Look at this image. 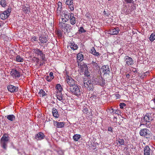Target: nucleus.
I'll return each mask as SVG.
<instances>
[{
  "instance_id": "nucleus-1",
  "label": "nucleus",
  "mask_w": 155,
  "mask_h": 155,
  "mask_svg": "<svg viewBox=\"0 0 155 155\" xmlns=\"http://www.w3.org/2000/svg\"><path fill=\"white\" fill-rule=\"evenodd\" d=\"M153 120L152 117V114L150 113L147 114L145 116L142 118L140 125H146L147 127L150 128L151 126L150 122Z\"/></svg>"
},
{
  "instance_id": "nucleus-2",
  "label": "nucleus",
  "mask_w": 155,
  "mask_h": 155,
  "mask_svg": "<svg viewBox=\"0 0 155 155\" xmlns=\"http://www.w3.org/2000/svg\"><path fill=\"white\" fill-rule=\"evenodd\" d=\"M9 140L8 135L6 134H4L0 140L1 145L4 149H6Z\"/></svg>"
},
{
  "instance_id": "nucleus-3",
  "label": "nucleus",
  "mask_w": 155,
  "mask_h": 155,
  "mask_svg": "<svg viewBox=\"0 0 155 155\" xmlns=\"http://www.w3.org/2000/svg\"><path fill=\"white\" fill-rule=\"evenodd\" d=\"M55 94L57 99L59 101H62L63 100V95L61 91L63 88L60 84H57L56 86Z\"/></svg>"
},
{
  "instance_id": "nucleus-4",
  "label": "nucleus",
  "mask_w": 155,
  "mask_h": 155,
  "mask_svg": "<svg viewBox=\"0 0 155 155\" xmlns=\"http://www.w3.org/2000/svg\"><path fill=\"white\" fill-rule=\"evenodd\" d=\"M59 25L60 28L65 33L66 32H71L72 29V27L69 24L61 22L59 23Z\"/></svg>"
},
{
  "instance_id": "nucleus-5",
  "label": "nucleus",
  "mask_w": 155,
  "mask_h": 155,
  "mask_svg": "<svg viewBox=\"0 0 155 155\" xmlns=\"http://www.w3.org/2000/svg\"><path fill=\"white\" fill-rule=\"evenodd\" d=\"M79 87V85L76 84L74 86L70 87L69 90L67 89V91L70 92L73 94L78 97L81 94Z\"/></svg>"
},
{
  "instance_id": "nucleus-6",
  "label": "nucleus",
  "mask_w": 155,
  "mask_h": 155,
  "mask_svg": "<svg viewBox=\"0 0 155 155\" xmlns=\"http://www.w3.org/2000/svg\"><path fill=\"white\" fill-rule=\"evenodd\" d=\"M140 136L144 137L146 138H150L152 137V134L150 131L147 129L144 128L142 129L140 132Z\"/></svg>"
},
{
  "instance_id": "nucleus-7",
  "label": "nucleus",
  "mask_w": 155,
  "mask_h": 155,
  "mask_svg": "<svg viewBox=\"0 0 155 155\" xmlns=\"http://www.w3.org/2000/svg\"><path fill=\"white\" fill-rule=\"evenodd\" d=\"M34 53L37 56H39L40 58L41 59L42 61H46V58L45 57V54L42 52V51L39 49L36 48L33 49Z\"/></svg>"
},
{
  "instance_id": "nucleus-8",
  "label": "nucleus",
  "mask_w": 155,
  "mask_h": 155,
  "mask_svg": "<svg viewBox=\"0 0 155 155\" xmlns=\"http://www.w3.org/2000/svg\"><path fill=\"white\" fill-rule=\"evenodd\" d=\"M77 62L78 63V66H79L80 65L81 69H82L83 70H84L83 69V67H84V68H86L87 65L86 64H83V66L82 65H81V64H80V63L83 60L84 57L82 54L80 53H78L77 55Z\"/></svg>"
},
{
  "instance_id": "nucleus-9",
  "label": "nucleus",
  "mask_w": 155,
  "mask_h": 155,
  "mask_svg": "<svg viewBox=\"0 0 155 155\" xmlns=\"http://www.w3.org/2000/svg\"><path fill=\"white\" fill-rule=\"evenodd\" d=\"M94 82L96 84L103 87L105 84V80L102 76L97 77L94 79Z\"/></svg>"
},
{
  "instance_id": "nucleus-10",
  "label": "nucleus",
  "mask_w": 155,
  "mask_h": 155,
  "mask_svg": "<svg viewBox=\"0 0 155 155\" xmlns=\"http://www.w3.org/2000/svg\"><path fill=\"white\" fill-rule=\"evenodd\" d=\"M11 12V8L9 7H8L7 10L5 11L0 15L1 19L4 20L8 18Z\"/></svg>"
},
{
  "instance_id": "nucleus-11",
  "label": "nucleus",
  "mask_w": 155,
  "mask_h": 155,
  "mask_svg": "<svg viewBox=\"0 0 155 155\" xmlns=\"http://www.w3.org/2000/svg\"><path fill=\"white\" fill-rule=\"evenodd\" d=\"M84 84L85 87L87 88L88 90H93V85L92 82L89 79L84 81Z\"/></svg>"
},
{
  "instance_id": "nucleus-12",
  "label": "nucleus",
  "mask_w": 155,
  "mask_h": 155,
  "mask_svg": "<svg viewBox=\"0 0 155 155\" xmlns=\"http://www.w3.org/2000/svg\"><path fill=\"white\" fill-rule=\"evenodd\" d=\"M66 80L68 84L69 85L70 87L74 86L76 84V81L74 80L71 77L68 75L66 76Z\"/></svg>"
},
{
  "instance_id": "nucleus-13",
  "label": "nucleus",
  "mask_w": 155,
  "mask_h": 155,
  "mask_svg": "<svg viewBox=\"0 0 155 155\" xmlns=\"http://www.w3.org/2000/svg\"><path fill=\"white\" fill-rule=\"evenodd\" d=\"M100 70L101 74L102 72L104 74H109L110 72L109 67L108 65L102 66Z\"/></svg>"
},
{
  "instance_id": "nucleus-14",
  "label": "nucleus",
  "mask_w": 155,
  "mask_h": 155,
  "mask_svg": "<svg viewBox=\"0 0 155 155\" xmlns=\"http://www.w3.org/2000/svg\"><path fill=\"white\" fill-rule=\"evenodd\" d=\"M10 74L12 77L15 78H18L20 77V73L15 69H12Z\"/></svg>"
},
{
  "instance_id": "nucleus-15",
  "label": "nucleus",
  "mask_w": 155,
  "mask_h": 155,
  "mask_svg": "<svg viewBox=\"0 0 155 155\" xmlns=\"http://www.w3.org/2000/svg\"><path fill=\"white\" fill-rule=\"evenodd\" d=\"M65 3L68 6V8L71 11L74 10V5L73 2V0H65Z\"/></svg>"
},
{
  "instance_id": "nucleus-16",
  "label": "nucleus",
  "mask_w": 155,
  "mask_h": 155,
  "mask_svg": "<svg viewBox=\"0 0 155 155\" xmlns=\"http://www.w3.org/2000/svg\"><path fill=\"white\" fill-rule=\"evenodd\" d=\"M8 90L11 93L17 92L18 90V87L13 85L9 84L7 87Z\"/></svg>"
},
{
  "instance_id": "nucleus-17",
  "label": "nucleus",
  "mask_w": 155,
  "mask_h": 155,
  "mask_svg": "<svg viewBox=\"0 0 155 155\" xmlns=\"http://www.w3.org/2000/svg\"><path fill=\"white\" fill-rule=\"evenodd\" d=\"M120 29L118 27L112 28L110 29L109 34L111 35H117L118 34Z\"/></svg>"
},
{
  "instance_id": "nucleus-18",
  "label": "nucleus",
  "mask_w": 155,
  "mask_h": 155,
  "mask_svg": "<svg viewBox=\"0 0 155 155\" xmlns=\"http://www.w3.org/2000/svg\"><path fill=\"white\" fill-rule=\"evenodd\" d=\"M69 20L70 24L72 25H74L76 22V18L74 16V14L73 13H69Z\"/></svg>"
},
{
  "instance_id": "nucleus-19",
  "label": "nucleus",
  "mask_w": 155,
  "mask_h": 155,
  "mask_svg": "<svg viewBox=\"0 0 155 155\" xmlns=\"http://www.w3.org/2000/svg\"><path fill=\"white\" fill-rule=\"evenodd\" d=\"M39 40L40 43H39L40 45H41L40 43L44 44L46 43L48 41L46 36L42 35H40L39 37Z\"/></svg>"
},
{
  "instance_id": "nucleus-20",
  "label": "nucleus",
  "mask_w": 155,
  "mask_h": 155,
  "mask_svg": "<svg viewBox=\"0 0 155 155\" xmlns=\"http://www.w3.org/2000/svg\"><path fill=\"white\" fill-rule=\"evenodd\" d=\"M88 145L89 147L91 148L93 150H95L97 149L98 144L97 143H95L91 141L88 143Z\"/></svg>"
},
{
  "instance_id": "nucleus-21",
  "label": "nucleus",
  "mask_w": 155,
  "mask_h": 155,
  "mask_svg": "<svg viewBox=\"0 0 155 155\" xmlns=\"http://www.w3.org/2000/svg\"><path fill=\"white\" fill-rule=\"evenodd\" d=\"M53 123L55 126H56L57 128H62L64 127L65 125V123L63 122H58L57 121L54 120Z\"/></svg>"
},
{
  "instance_id": "nucleus-22",
  "label": "nucleus",
  "mask_w": 155,
  "mask_h": 155,
  "mask_svg": "<svg viewBox=\"0 0 155 155\" xmlns=\"http://www.w3.org/2000/svg\"><path fill=\"white\" fill-rule=\"evenodd\" d=\"M45 135L42 132H40L37 134L35 136V138L37 140H41L44 138Z\"/></svg>"
},
{
  "instance_id": "nucleus-23",
  "label": "nucleus",
  "mask_w": 155,
  "mask_h": 155,
  "mask_svg": "<svg viewBox=\"0 0 155 155\" xmlns=\"http://www.w3.org/2000/svg\"><path fill=\"white\" fill-rule=\"evenodd\" d=\"M143 151L144 155H150L152 150L150 149L149 147L147 145L144 147Z\"/></svg>"
},
{
  "instance_id": "nucleus-24",
  "label": "nucleus",
  "mask_w": 155,
  "mask_h": 155,
  "mask_svg": "<svg viewBox=\"0 0 155 155\" xmlns=\"http://www.w3.org/2000/svg\"><path fill=\"white\" fill-rule=\"evenodd\" d=\"M69 45L71 49L73 50H77L78 48L77 45L75 44L73 41L70 42L69 43Z\"/></svg>"
},
{
  "instance_id": "nucleus-25",
  "label": "nucleus",
  "mask_w": 155,
  "mask_h": 155,
  "mask_svg": "<svg viewBox=\"0 0 155 155\" xmlns=\"http://www.w3.org/2000/svg\"><path fill=\"white\" fill-rule=\"evenodd\" d=\"M52 114L53 116L56 118H58L59 117L58 110L55 108H53L52 109Z\"/></svg>"
},
{
  "instance_id": "nucleus-26",
  "label": "nucleus",
  "mask_w": 155,
  "mask_h": 155,
  "mask_svg": "<svg viewBox=\"0 0 155 155\" xmlns=\"http://www.w3.org/2000/svg\"><path fill=\"white\" fill-rule=\"evenodd\" d=\"M26 6L23 7L22 10L25 13H28L30 12V6L28 4H26Z\"/></svg>"
},
{
  "instance_id": "nucleus-27",
  "label": "nucleus",
  "mask_w": 155,
  "mask_h": 155,
  "mask_svg": "<svg viewBox=\"0 0 155 155\" xmlns=\"http://www.w3.org/2000/svg\"><path fill=\"white\" fill-rule=\"evenodd\" d=\"M134 64L132 59L127 56V64L128 65H131Z\"/></svg>"
},
{
  "instance_id": "nucleus-28",
  "label": "nucleus",
  "mask_w": 155,
  "mask_h": 155,
  "mask_svg": "<svg viewBox=\"0 0 155 155\" xmlns=\"http://www.w3.org/2000/svg\"><path fill=\"white\" fill-rule=\"evenodd\" d=\"M6 117L7 118L11 121H13L15 120V116L13 114L8 115L6 116Z\"/></svg>"
},
{
  "instance_id": "nucleus-29",
  "label": "nucleus",
  "mask_w": 155,
  "mask_h": 155,
  "mask_svg": "<svg viewBox=\"0 0 155 155\" xmlns=\"http://www.w3.org/2000/svg\"><path fill=\"white\" fill-rule=\"evenodd\" d=\"M81 137V135L80 134H76L73 136V139L75 141H77Z\"/></svg>"
},
{
  "instance_id": "nucleus-30",
  "label": "nucleus",
  "mask_w": 155,
  "mask_h": 155,
  "mask_svg": "<svg viewBox=\"0 0 155 155\" xmlns=\"http://www.w3.org/2000/svg\"><path fill=\"white\" fill-rule=\"evenodd\" d=\"M16 59V61L18 62H23L24 61L23 58L19 55H17Z\"/></svg>"
},
{
  "instance_id": "nucleus-31",
  "label": "nucleus",
  "mask_w": 155,
  "mask_h": 155,
  "mask_svg": "<svg viewBox=\"0 0 155 155\" xmlns=\"http://www.w3.org/2000/svg\"><path fill=\"white\" fill-rule=\"evenodd\" d=\"M58 4V11H59L60 12L62 10V3L60 2H59Z\"/></svg>"
},
{
  "instance_id": "nucleus-32",
  "label": "nucleus",
  "mask_w": 155,
  "mask_h": 155,
  "mask_svg": "<svg viewBox=\"0 0 155 155\" xmlns=\"http://www.w3.org/2000/svg\"><path fill=\"white\" fill-rule=\"evenodd\" d=\"M0 5L3 7H5L7 5V2L5 0H1Z\"/></svg>"
},
{
  "instance_id": "nucleus-33",
  "label": "nucleus",
  "mask_w": 155,
  "mask_h": 155,
  "mask_svg": "<svg viewBox=\"0 0 155 155\" xmlns=\"http://www.w3.org/2000/svg\"><path fill=\"white\" fill-rule=\"evenodd\" d=\"M149 39L151 41H153L155 39V34L152 33L150 35Z\"/></svg>"
},
{
  "instance_id": "nucleus-34",
  "label": "nucleus",
  "mask_w": 155,
  "mask_h": 155,
  "mask_svg": "<svg viewBox=\"0 0 155 155\" xmlns=\"http://www.w3.org/2000/svg\"><path fill=\"white\" fill-rule=\"evenodd\" d=\"M56 33L58 37H61L62 35V31L60 30H57L56 31Z\"/></svg>"
},
{
  "instance_id": "nucleus-35",
  "label": "nucleus",
  "mask_w": 155,
  "mask_h": 155,
  "mask_svg": "<svg viewBox=\"0 0 155 155\" xmlns=\"http://www.w3.org/2000/svg\"><path fill=\"white\" fill-rule=\"evenodd\" d=\"M39 94L41 95L42 97H43L45 95V91L42 89H41L39 92Z\"/></svg>"
},
{
  "instance_id": "nucleus-36",
  "label": "nucleus",
  "mask_w": 155,
  "mask_h": 155,
  "mask_svg": "<svg viewBox=\"0 0 155 155\" xmlns=\"http://www.w3.org/2000/svg\"><path fill=\"white\" fill-rule=\"evenodd\" d=\"M86 32V31L84 29L83 27H81L80 28V29L79 30V33L80 34H81L83 32Z\"/></svg>"
},
{
  "instance_id": "nucleus-37",
  "label": "nucleus",
  "mask_w": 155,
  "mask_h": 155,
  "mask_svg": "<svg viewBox=\"0 0 155 155\" xmlns=\"http://www.w3.org/2000/svg\"><path fill=\"white\" fill-rule=\"evenodd\" d=\"M53 77L51 78L49 76L47 75L45 77V79L48 82L51 81L53 79Z\"/></svg>"
},
{
  "instance_id": "nucleus-38",
  "label": "nucleus",
  "mask_w": 155,
  "mask_h": 155,
  "mask_svg": "<svg viewBox=\"0 0 155 155\" xmlns=\"http://www.w3.org/2000/svg\"><path fill=\"white\" fill-rule=\"evenodd\" d=\"M110 113L113 114H118V111L116 110H114L113 108H111L110 110Z\"/></svg>"
},
{
  "instance_id": "nucleus-39",
  "label": "nucleus",
  "mask_w": 155,
  "mask_h": 155,
  "mask_svg": "<svg viewBox=\"0 0 155 155\" xmlns=\"http://www.w3.org/2000/svg\"><path fill=\"white\" fill-rule=\"evenodd\" d=\"M62 17L61 18V19L62 20V21H60L59 23H61V22H64V23H65V22H67L68 21V18L66 19L65 18H64L62 16Z\"/></svg>"
},
{
  "instance_id": "nucleus-40",
  "label": "nucleus",
  "mask_w": 155,
  "mask_h": 155,
  "mask_svg": "<svg viewBox=\"0 0 155 155\" xmlns=\"http://www.w3.org/2000/svg\"><path fill=\"white\" fill-rule=\"evenodd\" d=\"M91 64L93 66L95 67H97L98 66L97 64L95 62L92 61L91 63Z\"/></svg>"
},
{
  "instance_id": "nucleus-41",
  "label": "nucleus",
  "mask_w": 155,
  "mask_h": 155,
  "mask_svg": "<svg viewBox=\"0 0 155 155\" xmlns=\"http://www.w3.org/2000/svg\"><path fill=\"white\" fill-rule=\"evenodd\" d=\"M95 52H94L92 54L97 57H98V56H100L101 54L100 53H99L98 52H97L96 51H94Z\"/></svg>"
},
{
  "instance_id": "nucleus-42",
  "label": "nucleus",
  "mask_w": 155,
  "mask_h": 155,
  "mask_svg": "<svg viewBox=\"0 0 155 155\" xmlns=\"http://www.w3.org/2000/svg\"><path fill=\"white\" fill-rule=\"evenodd\" d=\"M118 143L120 145H124V140L123 139H119L118 140Z\"/></svg>"
},
{
  "instance_id": "nucleus-43",
  "label": "nucleus",
  "mask_w": 155,
  "mask_h": 155,
  "mask_svg": "<svg viewBox=\"0 0 155 155\" xmlns=\"http://www.w3.org/2000/svg\"><path fill=\"white\" fill-rule=\"evenodd\" d=\"M82 111L84 113H85L86 114H87V113L88 112V109L87 108H86V107H84L83 108Z\"/></svg>"
},
{
  "instance_id": "nucleus-44",
  "label": "nucleus",
  "mask_w": 155,
  "mask_h": 155,
  "mask_svg": "<svg viewBox=\"0 0 155 155\" xmlns=\"http://www.w3.org/2000/svg\"><path fill=\"white\" fill-rule=\"evenodd\" d=\"M119 105L120 106V108L121 109H123L124 107L126 106V104L124 103H121Z\"/></svg>"
},
{
  "instance_id": "nucleus-45",
  "label": "nucleus",
  "mask_w": 155,
  "mask_h": 155,
  "mask_svg": "<svg viewBox=\"0 0 155 155\" xmlns=\"http://www.w3.org/2000/svg\"><path fill=\"white\" fill-rule=\"evenodd\" d=\"M85 17L87 18L88 19H89L90 18H91V15L89 13H87L86 14H85Z\"/></svg>"
},
{
  "instance_id": "nucleus-46",
  "label": "nucleus",
  "mask_w": 155,
  "mask_h": 155,
  "mask_svg": "<svg viewBox=\"0 0 155 155\" xmlns=\"http://www.w3.org/2000/svg\"><path fill=\"white\" fill-rule=\"evenodd\" d=\"M69 16L67 14H65L64 16V18H65L66 19L68 18V19H69Z\"/></svg>"
},
{
  "instance_id": "nucleus-47",
  "label": "nucleus",
  "mask_w": 155,
  "mask_h": 155,
  "mask_svg": "<svg viewBox=\"0 0 155 155\" xmlns=\"http://www.w3.org/2000/svg\"><path fill=\"white\" fill-rule=\"evenodd\" d=\"M96 50L95 49V48L94 47H92V48H91L90 52L92 54L94 52H95L94 51H95Z\"/></svg>"
},
{
  "instance_id": "nucleus-48",
  "label": "nucleus",
  "mask_w": 155,
  "mask_h": 155,
  "mask_svg": "<svg viewBox=\"0 0 155 155\" xmlns=\"http://www.w3.org/2000/svg\"><path fill=\"white\" fill-rule=\"evenodd\" d=\"M31 39L33 41H36L37 40V38L34 36L31 38Z\"/></svg>"
},
{
  "instance_id": "nucleus-49",
  "label": "nucleus",
  "mask_w": 155,
  "mask_h": 155,
  "mask_svg": "<svg viewBox=\"0 0 155 155\" xmlns=\"http://www.w3.org/2000/svg\"><path fill=\"white\" fill-rule=\"evenodd\" d=\"M134 1L133 0H127V3H133Z\"/></svg>"
},
{
  "instance_id": "nucleus-50",
  "label": "nucleus",
  "mask_w": 155,
  "mask_h": 155,
  "mask_svg": "<svg viewBox=\"0 0 155 155\" xmlns=\"http://www.w3.org/2000/svg\"><path fill=\"white\" fill-rule=\"evenodd\" d=\"M53 73H52V72H50L49 74V76L51 78H52V77H53Z\"/></svg>"
},
{
  "instance_id": "nucleus-51",
  "label": "nucleus",
  "mask_w": 155,
  "mask_h": 155,
  "mask_svg": "<svg viewBox=\"0 0 155 155\" xmlns=\"http://www.w3.org/2000/svg\"><path fill=\"white\" fill-rule=\"evenodd\" d=\"M108 130L109 131H110L111 132H113V130L112 129L111 127H110L108 129Z\"/></svg>"
},
{
  "instance_id": "nucleus-52",
  "label": "nucleus",
  "mask_w": 155,
  "mask_h": 155,
  "mask_svg": "<svg viewBox=\"0 0 155 155\" xmlns=\"http://www.w3.org/2000/svg\"><path fill=\"white\" fill-rule=\"evenodd\" d=\"M116 98L117 99L119 98H120V95L119 94H116Z\"/></svg>"
},
{
  "instance_id": "nucleus-53",
  "label": "nucleus",
  "mask_w": 155,
  "mask_h": 155,
  "mask_svg": "<svg viewBox=\"0 0 155 155\" xmlns=\"http://www.w3.org/2000/svg\"><path fill=\"white\" fill-rule=\"evenodd\" d=\"M103 13L104 14V15H107V12H106L105 10H104L103 12Z\"/></svg>"
},
{
  "instance_id": "nucleus-54",
  "label": "nucleus",
  "mask_w": 155,
  "mask_h": 155,
  "mask_svg": "<svg viewBox=\"0 0 155 155\" xmlns=\"http://www.w3.org/2000/svg\"><path fill=\"white\" fill-rule=\"evenodd\" d=\"M85 75L87 76V77H89L90 75V74H86L85 73Z\"/></svg>"
},
{
  "instance_id": "nucleus-55",
  "label": "nucleus",
  "mask_w": 155,
  "mask_h": 155,
  "mask_svg": "<svg viewBox=\"0 0 155 155\" xmlns=\"http://www.w3.org/2000/svg\"><path fill=\"white\" fill-rule=\"evenodd\" d=\"M45 64V62H43V63H41L40 64V66H41V65H43V64Z\"/></svg>"
},
{
  "instance_id": "nucleus-56",
  "label": "nucleus",
  "mask_w": 155,
  "mask_h": 155,
  "mask_svg": "<svg viewBox=\"0 0 155 155\" xmlns=\"http://www.w3.org/2000/svg\"><path fill=\"white\" fill-rule=\"evenodd\" d=\"M126 77L127 78H128V77H129V74H127Z\"/></svg>"
},
{
  "instance_id": "nucleus-57",
  "label": "nucleus",
  "mask_w": 155,
  "mask_h": 155,
  "mask_svg": "<svg viewBox=\"0 0 155 155\" xmlns=\"http://www.w3.org/2000/svg\"><path fill=\"white\" fill-rule=\"evenodd\" d=\"M153 102L155 104V99H154L153 100Z\"/></svg>"
},
{
  "instance_id": "nucleus-58",
  "label": "nucleus",
  "mask_w": 155,
  "mask_h": 155,
  "mask_svg": "<svg viewBox=\"0 0 155 155\" xmlns=\"http://www.w3.org/2000/svg\"><path fill=\"white\" fill-rule=\"evenodd\" d=\"M124 1H123V2L124 3H125V2H126V0H124Z\"/></svg>"
},
{
  "instance_id": "nucleus-59",
  "label": "nucleus",
  "mask_w": 155,
  "mask_h": 155,
  "mask_svg": "<svg viewBox=\"0 0 155 155\" xmlns=\"http://www.w3.org/2000/svg\"><path fill=\"white\" fill-rule=\"evenodd\" d=\"M127 12V14H128V12Z\"/></svg>"
},
{
  "instance_id": "nucleus-60",
  "label": "nucleus",
  "mask_w": 155,
  "mask_h": 155,
  "mask_svg": "<svg viewBox=\"0 0 155 155\" xmlns=\"http://www.w3.org/2000/svg\"><path fill=\"white\" fill-rule=\"evenodd\" d=\"M127 12V14H128V12Z\"/></svg>"
},
{
  "instance_id": "nucleus-61",
  "label": "nucleus",
  "mask_w": 155,
  "mask_h": 155,
  "mask_svg": "<svg viewBox=\"0 0 155 155\" xmlns=\"http://www.w3.org/2000/svg\"><path fill=\"white\" fill-rule=\"evenodd\" d=\"M127 12V14H128V12Z\"/></svg>"
}]
</instances>
